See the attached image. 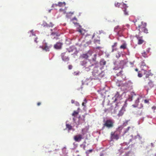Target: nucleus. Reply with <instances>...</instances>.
Listing matches in <instances>:
<instances>
[{"mask_svg":"<svg viewBox=\"0 0 156 156\" xmlns=\"http://www.w3.org/2000/svg\"><path fill=\"white\" fill-rule=\"evenodd\" d=\"M95 36V34H93V35L92 36V38H93L94 37V36Z\"/></svg>","mask_w":156,"mask_h":156,"instance_id":"obj_42","label":"nucleus"},{"mask_svg":"<svg viewBox=\"0 0 156 156\" xmlns=\"http://www.w3.org/2000/svg\"><path fill=\"white\" fill-rule=\"evenodd\" d=\"M76 105H78V106L79 105H80L79 103L77 102H76Z\"/></svg>","mask_w":156,"mask_h":156,"instance_id":"obj_40","label":"nucleus"},{"mask_svg":"<svg viewBox=\"0 0 156 156\" xmlns=\"http://www.w3.org/2000/svg\"><path fill=\"white\" fill-rule=\"evenodd\" d=\"M73 119L74 120V118H73Z\"/></svg>","mask_w":156,"mask_h":156,"instance_id":"obj_49","label":"nucleus"},{"mask_svg":"<svg viewBox=\"0 0 156 156\" xmlns=\"http://www.w3.org/2000/svg\"><path fill=\"white\" fill-rule=\"evenodd\" d=\"M154 86V85L153 82L151 80H150L147 85L145 86V88L148 90L153 87Z\"/></svg>","mask_w":156,"mask_h":156,"instance_id":"obj_8","label":"nucleus"},{"mask_svg":"<svg viewBox=\"0 0 156 156\" xmlns=\"http://www.w3.org/2000/svg\"><path fill=\"white\" fill-rule=\"evenodd\" d=\"M94 56H96V54H95V55H94Z\"/></svg>","mask_w":156,"mask_h":156,"instance_id":"obj_48","label":"nucleus"},{"mask_svg":"<svg viewBox=\"0 0 156 156\" xmlns=\"http://www.w3.org/2000/svg\"><path fill=\"white\" fill-rule=\"evenodd\" d=\"M106 64V62L104 60H102L100 62V64L101 66L105 65Z\"/></svg>","mask_w":156,"mask_h":156,"instance_id":"obj_19","label":"nucleus"},{"mask_svg":"<svg viewBox=\"0 0 156 156\" xmlns=\"http://www.w3.org/2000/svg\"><path fill=\"white\" fill-rule=\"evenodd\" d=\"M85 145H84L83 147V148L84 150H85Z\"/></svg>","mask_w":156,"mask_h":156,"instance_id":"obj_41","label":"nucleus"},{"mask_svg":"<svg viewBox=\"0 0 156 156\" xmlns=\"http://www.w3.org/2000/svg\"><path fill=\"white\" fill-rule=\"evenodd\" d=\"M120 63L122 64H124L125 63V61L124 60H122L120 61Z\"/></svg>","mask_w":156,"mask_h":156,"instance_id":"obj_33","label":"nucleus"},{"mask_svg":"<svg viewBox=\"0 0 156 156\" xmlns=\"http://www.w3.org/2000/svg\"><path fill=\"white\" fill-rule=\"evenodd\" d=\"M118 43L117 42H115L113 44L112 46V52H113L114 51H115L117 50V46Z\"/></svg>","mask_w":156,"mask_h":156,"instance_id":"obj_16","label":"nucleus"},{"mask_svg":"<svg viewBox=\"0 0 156 156\" xmlns=\"http://www.w3.org/2000/svg\"><path fill=\"white\" fill-rule=\"evenodd\" d=\"M120 5V3L117 2L116 3H115V6L117 7H119V5Z\"/></svg>","mask_w":156,"mask_h":156,"instance_id":"obj_30","label":"nucleus"},{"mask_svg":"<svg viewBox=\"0 0 156 156\" xmlns=\"http://www.w3.org/2000/svg\"><path fill=\"white\" fill-rule=\"evenodd\" d=\"M62 44L60 42H57L54 45V47L56 49H60L61 48Z\"/></svg>","mask_w":156,"mask_h":156,"instance_id":"obj_15","label":"nucleus"},{"mask_svg":"<svg viewBox=\"0 0 156 156\" xmlns=\"http://www.w3.org/2000/svg\"><path fill=\"white\" fill-rule=\"evenodd\" d=\"M79 111H74L72 114V115L73 116H76L79 113Z\"/></svg>","mask_w":156,"mask_h":156,"instance_id":"obj_21","label":"nucleus"},{"mask_svg":"<svg viewBox=\"0 0 156 156\" xmlns=\"http://www.w3.org/2000/svg\"><path fill=\"white\" fill-rule=\"evenodd\" d=\"M28 34H30V36H34V41L36 43L38 42V41H37V38L36 37L35 34H34L33 31L32 30L31 31H30L28 33Z\"/></svg>","mask_w":156,"mask_h":156,"instance_id":"obj_12","label":"nucleus"},{"mask_svg":"<svg viewBox=\"0 0 156 156\" xmlns=\"http://www.w3.org/2000/svg\"><path fill=\"white\" fill-rule=\"evenodd\" d=\"M142 56H143L144 58H145L147 57V54L146 52L145 51H144V52L142 53Z\"/></svg>","mask_w":156,"mask_h":156,"instance_id":"obj_25","label":"nucleus"},{"mask_svg":"<svg viewBox=\"0 0 156 156\" xmlns=\"http://www.w3.org/2000/svg\"><path fill=\"white\" fill-rule=\"evenodd\" d=\"M81 64L85 67L86 69H90V67L93 66L94 64L92 63L90 61L88 60L87 62L85 61H83Z\"/></svg>","mask_w":156,"mask_h":156,"instance_id":"obj_3","label":"nucleus"},{"mask_svg":"<svg viewBox=\"0 0 156 156\" xmlns=\"http://www.w3.org/2000/svg\"><path fill=\"white\" fill-rule=\"evenodd\" d=\"M138 76L140 77H141L142 76V74L141 73H138Z\"/></svg>","mask_w":156,"mask_h":156,"instance_id":"obj_35","label":"nucleus"},{"mask_svg":"<svg viewBox=\"0 0 156 156\" xmlns=\"http://www.w3.org/2000/svg\"><path fill=\"white\" fill-rule=\"evenodd\" d=\"M111 135L113 139L117 140L119 138V136L118 134L116 133H115V132H112L111 133Z\"/></svg>","mask_w":156,"mask_h":156,"instance_id":"obj_13","label":"nucleus"},{"mask_svg":"<svg viewBox=\"0 0 156 156\" xmlns=\"http://www.w3.org/2000/svg\"><path fill=\"white\" fill-rule=\"evenodd\" d=\"M126 48V45L125 43L123 44L122 45L120 46V48L121 49H124Z\"/></svg>","mask_w":156,"mask_h":156,"instance_id":"obj_20","label":"nucleus"},{"mask_svg":"<svg viewBox=\"0 0 156 156\" xmlns=\"http://www.w3.org/2000/svg\"><path fill=\"white\" fill-rule=\"evenodd\" d=\"M154 156H156V154L154 155Z\"/></svg>","mask_w":156,"mask_h":156,"instance_id":"obj_45","label":"nucleus"},{"mask_svg":"<svg viewBox=\"0 0 156 156\" xmlns=\"http://www.w3.org/2000/svg\"><path fill=\"white\" fill-rule=\"evenodd\" d=\"M54 5H55L56 6H58L59 7H62V6H65L66 5V3L65 2H59L57 4H54L52 5L53 6Z\"/></svg>","mask_w":156,"mask_h":156,"instance_id":"obj_17","label":"nucleus"},{"mask_svg":"<svg viewBox=\"0 0 156 156\" xmlns=\"http://www.w3.org/2000/svg\"><path fill=\"white\" fill-rule=\"evenodd\" d=\"M51 46V45H48L47 43H45L42 46H40V47L46 51H49Z\"/></svg>","mask_w":156,"mask_h":156,"instance_id":"obj_4","label":"nucleus"},{"mask_svg":"<svg viewBox=\"0 0 156 156\" xmlns=\"http://www.w3.org/2000/svg\"><path fill=\"white\" fill-rule=\"evenodd\" d=\"M123 7L124 8L123 9V10L124 12L125 15H128V12L126 11V6L125 4H123Z\"/></svg>","mask_w":156,"mask_h":156,"instance_id":"obj_18","label":"nucleus"},{"mask_svg":"<svg viewBox=\"0 0 156 156\" xmlns=\"http://www.w3.org/2000/svg\"><path fill=\"white\" fill-rule=\"evenodd\" d=\"M77 31L78 32H80V34H84V33H83V31L81 29L79 30H77Z\"/></svg>","mask_w":156,"mask_h":156,"instance_id":"obj_32","label":"nucleus"},{"mask_svg":"<svg viewBox=\"0 0 156 156\" xmlns=\"http://www.w3.org/2000/svg\"><path fill=\"white\" fill-rule=\"evenodd\" d=\"M83 138V135L80 134H79L74 137V139L76 142H79Z\"/></svg>","mask_w":156,"mask_h":156,"instance_id":"obj_5","label":"nucleus"},{"mask_svg":"<svg viewBox=\"0 0 156 156\" xmlns=\"http://www.w3.org/2000/svg\"><path fill=\"white\" fill-rule=\"evenodd\" d=\"M59 10L60 12H63L64 14H65L66 13L65 11L63 9H59Z\"/></svg>","mask_w":156,"mask_h":156,"instance_id":"obj_29","label":"nucleus"},{"mask_svg":"<svg viewBox=\"0 0 156 156\" xmlns=\"http://www.w3.org/2000/svg\"><path fill=\"white\" fill-rule=\"evenodd\" d=\"M73 12L72 13V14H73Z\"/></svg>","mask_w":156,"mask_h":156,"instance_id":"obj_50","label":"nucleus"},{"mask_svg":"<svg viewBox=\"0 0 156 156\" xmlns=\"http://www.w3.org/2000/svg\"><path fill=\"white\" fill-rule=\"evenodd\" d=\"M130 127L129 126L126 129H125L124 130V134L127 133L130 129Z\"/></svg>","mask_w":156,"mask_h":156,"instance_id":"obj_26","label":"nucleus"},{"mask_svg":"<svg viewBox=\"0 0 156 156\" xmlns=\"http://www.w3.org/2000/svg\"><path fill=\"white\" fill-rule=\"evenodd\" d=\"M136 37L138 40V44H141L144 42V41L143 39V36H140L139 35H136Z\"/></svg>","mask_w":156,"mask_h":156,"instance_id":"obj_7","label":"nucleus"},{"mask_svg":"<svg viewBox=\"0 0 156 156\" xmlns=\"http://www.w3.org/2000/svg\"><path fill=\"white\" fill-rule=\"evenodd\" d=\"M91 55V53L90 52H88L87 53L83 54L81 56V57L83 58L87 59L88 57Z\"/></svg>","mask_w":156,"mask_h":156,"instance_id":"obj_10","label":"nucleus"},{"mask_svg":"<svg viewBox=\"0 0 156 156\" xmlns=\"http://www.w3.org/2000/svg\"><path fill=\"white\" fill-rule=\"evenodd\" d=\"M61 56L62 59L63 61H68L69 60V58L66 53H62Z\"/></svg>","mask_w":156,"mask_h":156,"instance_id":"obj_9","label":"nucleus"},{"mask_svg":"<svg viewBox=\"0 0 156 156\" xmlns=\"http://www.w3.org/2000/svg\"><path fill=\"white\" fill-rule=\"evenodd\" d=\"M143 107V106L142 105H141L140 106V108Z\"/></svg>","mask_w":156,"mask_h":156,"instance_id":"obj_44","label":"nucleus"},{"mask_svg":"<svg viewBox=\"0 0 156 156\" xmlns=\"http://www.w3.org/2000/svg\"><path fill=\"white\" fill-rule=\"evenodd\" d=\"M87 103V101L86 99H84L83 102L82 103V105L84 107H86V105Z\"/></svg>","mask_w":156,"mask_h":156,"instance_id":"obj_24","label":"nucleus"},{"mask_svg":"<svg viewBox=\"0 0 156 156\" xmlns=\"http://www.w3.org/2000/svg\"><path fill=\"white\" fill-rule=\"evenodd\" d=\"M66 128L68 129L69 130H71L72 129V126L70 124H66Z\"/></svg>","mask_w":156,"mask_h":156,"instance_id":"obj_22","label":"nucleus"},{"mask_svg":"<svg viewBox=\"0 0 156 156\" xmlns=\"http://www.w3.org/2000/svg\"><path fill=\"white\" fill-rule=\"evenodd\" d=\"M93 61L94 62V63L96 61V58H93Z\"/></svg>","mask_w":156,"mask_h":156,"instance_id":"obj_39","label":"nucleus"},{"mask_svg":"<svg viewBox=\"0 0 156 156\" xmlns=\"http://www.w3.org/2000/svg\"><path fill=\"white\" fill-rule=\"evenodd\" d=\"M119 96V94L118 92H117L114 97H115V101H116L117 100V98L118 96Z\"/></svg>","mask_w":156,"mask_h":156,"instance_id":"obj_23","label":"nucleus"},{"mask_svg":"<svg viewBox=\"0 0 156 156\" xmlns=\"http://www.w3.org/2000/svg\"><path fill=\"white\" fill-rule=\"evenodd\" d=\"M50 11H51V10H49V12H50Z\"/></svg>","mask_w":156,"mask_h":156,"instance_id":"obj_46","label":"nucleus"},{"mask_svg":"<svg viewBox=\"0 0 156 156\" xmlns=\"http://www.w3.org/2000/svg\"><path fill=\"white\" fill-rule=\"evenodd\" d=\"M114 31L117 33L118 35L119 36H121V34L122 33V31L121 28L117 26L115 27L114 28Z\"/></svg>","mask_w":156,"mask_h":156,"instance_id":"obj_14","label":"nucleus"},{"mask_svg":"<svg viewBox=\"0 0 156 156\" xmlns=\"http://www.w3.org/2000/svg\"><path fill=\"white\" fill-rule=\"evenodd\" d=\"M120 56L121 55L119 52L117 53L116 55V57L118 58H119V57H120Z\"/></svg>","mask_w":156,"mask_h":156,"instance_id":"obj_27","label":"nucleus"},{"mask_svg":"<svg viewBox=\"0 0 156 156\" xmlns=\"http://www.w3.org/2000/svg\"><path fill=\"white\" fill-rule=\"evenodd\" d=\"M41 105V103L40 102H38L37 103V105L38 106H39Z\"/></svg>","mask_w":156,"mask_h":156,"instance_id":"obj_37","label":"nucleus"},{"mask_svg":"<svg viewBox=\"0 0 156 156\" xmlns=\"http://www.w3.org/2000/svg\"><path fill=\"white\" fill-rule=\"evenodd\" d=\"M149 76V75H148V74H146V75L145 76V77H146V78H147Z\"/></svg>","mask_w":156,"mask_h":156,"instance_id":"obj_38","label":"nucleus"},{"mask_svg":"<svg viewBox=\"0 0 156 156\" xmlns=\"http://www.w3.org/2000/svg\"><path fill=\"white\" fill-rule=\"evenodd\" d=\"M72 66L71 65H69L68 66V68L69 69H71L72 68Z\"/></svg>","mask_w":156,"mask_h":156,"instance_id":"obj_34","label":"nucleus"},{"mask_svg":"<svg viewBox=\"0 0 156 156\" xmlns=\"http://www.w3.org/2000/svg\"><path fill=\"white\" fill-rule=\"evenodd\" d=\"M146 71V72H145V73H146L147 72V71Z\"/></svg>","mask_w":156,"mask_h":156,"instance_id":"obj_47","label":"nucleus"},{"mask_svg":"<svg viewBox=\"0 0 156 156\" xmlns=\"http://www.w3.org/2000/svg\"><path fill=\"white\" fill-rule=\"evenodd\" d=\"M144 102L145 103L148 104L149 103V100L147 99H145L144 100Z\"/></svg>","mask_w":156,"mask_h":156,"instance_id":"obj_31","label":"nucleus"},{"mask_svg":"<svg viewBox=\"0 0 156 156\" xmlns=\"http://www.w3.org/2000/svg\"><path fill=\"white\" fill-rule=\"evenodd\" d=\"M141 99H143L142 97H139L135 101V104L132 105L134 107H138V103L139 102V100Z\"/></svg>","mask_w":156,"mask_h":156,"instance_id":"obj_11","label":"nucleus"},{"mask_svg":"<svg viewBox=\"0 0 156 156\" xmlns=\"http://www.w3.org/2000/svg\"><path fill=\"white\" fill-rule=\"evenodd\" d=\"M135 114L137 116H140L143 115V112L142 109L140 108H138L135 111Z\"/></svg>","mask_w":156,"mask_h":156,"instance_id":"obj_6","label":"nucleus"},{"mask_svg":"<svg viewBox=\"0 0 156 156\" xmlns=\"http://www.w3.org/2000/svg\"><path fill=\"white\" fill-rule=\"evenodd\" d=\"M136 29L139 31V34H141V33L144 32L146 34L148 33V30L146 28V23L141 21L136 22L135 23Z\"/></svg>","mask_w":156,"mask_h":156,"instance_id":"obj_1","label":"nucleus"},{"mask_svg":"<svg viewBox=\"0 0 156 156\" xmlns=\"http://www.w3.org/2000/svg\"><path fill=\"white\" fill-rule=\"evenodd\" d=\"M71 102L72 104L74 103L75 102V101L74 100L72 99L71 100Z\"/></svg>","mask_w":156,"mask_h":156,"instance_id":"obj_36","label":"nucleus"},{"mask_svg":"<svg viewBox=\"0 0 156 156\" xmlns=\"http://www.w3.org/2000/svg\"><path fill=\"white\" fill-rule=\"evenodd\" d=\"M92 149H90L89 150H87L86 151V153L87 154H88L89 153L91 152L92 151Z\"/></svg>","mask_w":156,"mask_h":156,"instance_id":"obj_28","label":"nucleus"},{"mask_svg":"<svg viewBox=\"0 0 156 156\" xmlns=\"http://www.w3.org/2000/svg\"><path fill=\"white\" fill-rule=\"evenodd\" d=\"M138 69H135V70H136V71H138Z\"/></svg>","mask_w":156,"mask_h":156,"instance_id":"obj_43","label":"nucleus"},{"mask_svg":"<svg viewBox=\"0 0 156 156\" xmlns=\"http://www.w3.org/2000/svg\"><path fill=\"white\" fill-rule=\"evenodd\" d=\"M104 126L108 128L112 127L113 126L114 121L112 119H108L105 121Z\"/></svg>","mask_w":156,"mask_h":156,"instance_id":"obj_2","label":"nucleus"}]
</instances>
